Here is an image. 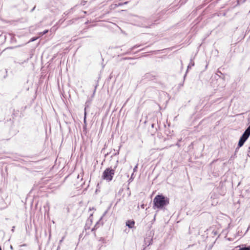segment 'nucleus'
<instances>
[{
  "label": "nucleus",
  "mask_w": 250,
  "mask_h": 250,
  "mask_svg": "<svg viewBox=\"0 0 250 250\" xmlns=\"http://www.w3.org/2000/svg\"><path fill=\"white\" fill-rule=\"evenodd\" d=\"M14 229H15V227H14V226H13V227H12V230H12V231L14 232Z\"/></svg>",
  "instance_id": "2eb2a0df"
},
{
  "label": "nucleus",
  "mask_w": 250,
  "mask_h": 250,
  "mask_svg": "<svg viewBox=\"0 0 250 250\" xmlns=\"http://www.w3.org/2000/svg\"><path fill=\"white\" fill-rule=\"evenodd\" d=\"M86 107H85V108H84V123L86 122Z\"/></svg>",
  "instance_id": "0eeeda50"
},
{
  "label": "nucleus",
  "mask_w": 250,
  "mask_h": 250,
  "mask_svg": "<svg viewBox=\"0 0 250 250\" xmlns=\"http://www.w3.org/2000/svg\"><path fill=\"white\" fill-rule=\"evenodd\" d=\"M117 6H122L123 5V3L122 2H119L118 3V4H116Z\"/></svg>",
  "instance_id": "1a4fd4ad"
},
{
  "label": "nucleus",
  "mask_w": 250,
  "mask_h": 250,
  "mask_svg": "<svg viewBox=\"0 0 250 250\" xmlns=\"http://www.w3.org/2000/svg\"><path fill=\"white\" fill-rule=\"evenodd\" d=\"M104 172H114V170H113V169L109 170V168H106Z\"/></svg>",
  "instance_id": "6e6552de"
},
{
  "label": "nucleus",
  "mask_w": 250,
  "mask_h": 250,
  "mask_svg": "<svg viewBox=\"0 0 250 250\" xmlns=\"http://www.w3.org/2000/svg\"><path fill=\"white\" fill-rule=\"evenodd\" d=\"M99 241H102L103 242L104 241V239L102 237H101L99 238Z\"/></svg>",
  "instance_id": "9b49d317"
},
{
  "label": "nucleus",
  "mask_w": 250,
  "mask_h": 250,
  "mask_svg": "<svg viewBox=\"0 0 250 250\" xmlns=\"http://www.w3.org/2000/svg\"><path fill=\"white\" fill-rule=\"evenodd\" d=\"M114 173H103L102 177L104 179L109 181L112 180Z\"/></svg>",
  "instance_id": "7ed1b4c3"
},
{
  "label": "nucleus",
  "mask_w": 250,
  "mask_h": 250,
  "mask_svg": "<svg viewBox=\"0 0 250 250\" xmlns=\"http://www.w3.org/2000/svg\"><path fill=\"white\" fill-rule=\"evenodd\" d=\"M73 174L71 175L73 178L76 179V184L82 185L83 182H82L83 177V173H73Z\"/></svg>",
  "instance_id": "f03ea898"
},
{
  "label": "nucleus",
  "mask_w": 250,
  "mask_h": 250,
  "mask_svg": "<svg viewBox=\"0 0 250 250\" xmlns=\"http://www.w3.org/2000/svg\"><path fill=\"white\" fill-rule=\"evenodd\" d=\"M35 6H34L33 9L31 10V12L33 11L34 10V9H35Z\"/></svg>",
  "instance_id": "f3484780"
},
{
  "label": "nucleus",
  "mask_w": 250,
  "mask_h": 250,
  "mask_svg": "<svg viewBox=\"0 0 250 250\" xmlns=\"http://www.w3.org/2000/svg\"><path fill=\"white\" fill-rule=\"evenodd\" d=\"M135 222L133 220H128L126 222V226L132 229L134 227Z\"/></svg>",
  "instance_id": "20e7f679"
},
{
  "label": "nucleus",
  "mask_w": 250,
  "mask_h": 250,
  "mask_svg": "<svg viewBox=\"0 0 250 250\" xmlns=\"http://www.w3.org/2000/svg\"><path fill=\"white\" fill-rule=\"evenodd\" d=\"M137 166H135V167L133 169V172H135V171L136 170V168H137Z\"/></svg>",
  "instance_id": "4468645a"
},
{
  "label": "nucleus",
  "mask_w": 250,
  "mask_h": 250,
  "mask_svg": "<svg viewBox=\"0 0 250 250\" xmlns=\"http://www.w3.org/2000/svg\"><path fill=\"white\" fill-rule=\"evenodd\" d=\"M35 40H36V39H35V38H32V39L30 40V42H33V41H34Z\"/></svg>",
  "instance_id": "ddd939ff"
},
{
  "label": "nucleus",
  "mask_w": 250,
  "mask_h": 250,
  "mask_svg": "<svg viewBox=\"0 0 250 250\" xmlns=\"http://www.w3.org/2000/svg\"><path fill=\"white\" fill-rule=\"evenodd\" d=\"M47 32H48V30H45V31H43V34L44 35V34H46Z\"/></svg>",
  "instance_id": "f8f14e48"
},
{
  "label": "nucleus",
  "mask_w": 250,
  "mask_h": 250,
  "mask_svg": "<svg viewBox=\"0 0 250 250\" xmlns=\"http://www.w3.org/2000/svg\"><path fill=\"white\" fill-rule=\"evenodd\" d=\"M248 155L249 157H250V146L249 147V151H248Z\"/></svg>",
  "instance_id": "9d476101"
},
{
  "label": "nucleus",
  "mask_w": 250,
  "mask_h": 250,
  "mask_svg": "<svg viewBox=\"0 0 250 250\" xmlns=\"http://www.w3.org/2000/svg\"><path fill=\"white\" fill-rule=\"evenodd\" d=\"M238 250H250V248H249V247H243V248H240Z\"/></svg>",
  "instance_id": "423d86ee"
},
{
  "label": "nucleus",
  "mask_w": 250,
  "mask_h": 250,
  "mask_svg": "<svg viewBox=\"0 0 250 250\" xmlns=\"http://www.w3.org/2000/svg\"><path fill=\"white\" fill-rule=\"evenodd\" d=\"M154 206L158 208H162L169 204V199L162 195H158L153 200Z\"/></svg>",
  "instance_id": "f257e3e1"
},
{
  "label": "nucleus",
  "mask_w": 250,
  "mask_h": 250,
  "mask_svg": "<svg viewBox=\"0 0 250 250\" xmlns=\"http://www.w3.org/2000/svg\"><path fill=\"white\" fill-rule=\"evenodd\" d=\"M154 125L153 124H152V125H151L152 127H153Z\"/></svg>",
  "instance_id": "a211bd4d"
},
{
  "label": "nucleus",
  "mask_w": 250,
  "mask_h": 250,
  "mask_svg": "<svg viewBox=\"0 0 250 250\" xmlns=\"http://www.w3.org/2000/svg\"><path fill=\"white\" fill-rule=\"evenodd\" d=\"M75 183H76V182ZM76 184L77 185L76 183H74V185H76Z\"/></svg>",
  "instance_id": "412c9836"
},
{
  "label": "nucleus",
  "mask_w": 250,
  "mask_h": 250,
  "mask_svg": "<svg viewBox=\"0 0 250 250\" xmlns=\"http://www.w3.org/2000/svg\"><path fill=\"white\" fill-rule=\"evenodd\" d=\"M141 207H142V208H144V205H142L141 206Z\"/></svg>",
  "instance_id": "6ab92c4d"
},
{
  "label": "nucleus",
  "mask_w": 250,
  "mask_h": 250,
  "mask_svg": "<svg viewBox=\"0 0 250 250\" xmlns=\"http://www.w3.org/2000/svg\"><path fill=\"white\" fill-rule=\"evenodd\" d=\"M127 3H128V1H125V2H124V3H123V5H124V4H127Z\"/></svg>",
  "instance_id": "dca6fc26"
},
{
  "label": "nucleus",
  "mask_w": 250,
  "mask_h": 250,
  "mask_svg": "<svg viewBox=\"0 0 250 250\" xmlns=\"http://www.w3.org/2000/svg\"><path fill=\"white\" fill-rule=\"evenodd\" d=\"M194 62L192 60H191L188 66V69L189 68H191L192 66H194Z\"/></svg>",
  "instance_id": "39448f33"
},
{
  "label": "nucleus",
  "mask_w": 250,
  "mask_h": 250,
  "mask_svg": "<svg viewBox=\"0 0 250 250\" xmlns=\"http://www.w3.org/2000/svg\"><path fill=\"white\" fill-rule=\"evenodd\" d=\"M133 175V173H132V175H131V178H132V177Z\"/></svg>",
  "instance_id": "aec40b11"
}]
</instances>
